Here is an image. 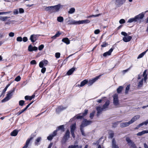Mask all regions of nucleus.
I'll use <instances>...</instances> for the list:
<instances>
[{"label":"nucleus","mask_w":148,"mask_h":148,"mask_svg":"<svg viewBox=\"0 0 148 148\" xmlns=\"http://www.w3.org/2000/svg\"><path fill=\"white\" fill-rule=\"evenodd\" d=\"M33 47L32 46V45H30L28 47V50L30 51H33Z\"/></svg>","instance_id":"obj_48"},{"label":"nucleus","mask_w":148,"mask_h":148,"mask_svg":"<svg viewBox=\"0 0 148 148\" xmlns=\"http://www.w3.org/2000/svg\"><path fill=\"white\" fill-rule=\"evenodd\" d=\"M21 79L20 77L19 76H18L15 78V80L17 82H18Z\"/></svg>","instance_id":"obj_50"},{"label":"nucleus","mask_w":148,"mask_h":148,"mask_svg":"<svg viewBox=\"0 0 148 148\" xmlns=\"http://www.w3.org/2000/svg\"><path fill=\"white\" fill-rule=\"evenodd\" d=\"M110 104V101L107 100L106 101L105 103L103 106V109L104 110H105L106 108H108V106Z\"/></svg>","instance_id":"obj_22"},{"label":"nucleus","mask_w":148,"mask_h":148,"mask_svg":"<svg viewBox=\"0 0 148 148\" xmlns=\"http://www.w3.org/2000/svg\"><path fill=\"white\" fill-rule=\"evenodd\" d=\"M126 140L127 142L128 145L130 146V147H132L135 145L134 142L131 140L129 137L126 138Z\"/></svg>","instance_id":"obj_9"},{"label":"nucleus","mask_w":148,"mask_h":148,"mask_svg":"<svg viewBox=\"0 0 148 148\" xmlns=\"http://www.w3.org/2000/svg\"><path fill=\"white\" fill-rule=\"evenodd\" d=\"M140 115H137L134 116L133 117L132 119L129 121V122L130 124L132 123L134 121H136L137 119H139L140 118Z\"/></svg>","instance_id":"obj_12"},{"label":"nucleus","mask_w":148,"mask_h":148,"mask_svg":"<svg viewBox=\"0 0 148 148\" xmlns=\"http://www.w3.org/2000/svg\"><path fill=\"white\" fill-rule=\"evenodd\" d=\"M96 110L97 111V116H98L101 112L103 111L104 110V109H103V108H101L100 106H98L96 108Z\"/></svg>","instance_id":"obj_15"},{"label":"nucleus","mask_w":148,"mask_h":148,"mask_svg":"<svg viewBox=\"0 0 148 148\" xmlns=\"http://www.w3.org/2000/svg\"><path fill=\"white\" fill-rule=\"evenodd\" d=\"M30 64L32 65L36 64V60H33L31 61L30 62Z\"/></svg>","instance_id":"obj_57"},{"label":"nucleus","mask_w":148,"mask_h":148,"mask_svg":"<svg viewBox=\"0 0 148 148\" xmlns=\"http://www.w3.org/2000/svg\"><path fill=\"white\" fill-rule=\"evenodd\" d=\"M95 113V111H93L92 112L90 113V117L91 119H92V118L94 116Z\"/></svg>","instance_id":"obj_41"},{"label":"nucleus","mask_w":148,"mask_h":148,"mask_svg":"<svg viewBox=\"0 0 148 148\" xmlns=\"http://www.w3.org/2000/svg\"><path fill=\"white\" fill-rule=\"evenodd\" d=\"M18 132L16 130H14L11 133V135L13 136H16L18 134Z\"/></svg>","instance_id":"obj_27"},{"label":"nucleus","mask_w":148,"mask_h":148,"mask_svg":"<svg viewBox=\"0 0 148 148\" xmlns=\"http://www.w3.org/2000/svg\"><path fill=\"white\" fill-rule=\"evenodd\" d=\"M90 21L88 19H86L85 20L77 21V24H87L89 23L90 22Z\"/></svg>","instance_id":"obj_14"},{"label":"nucleus","mask_w":148,"mask_h":148,"mask_svg":"<svg viewBox=\"0 0 148 148\" xmlns=\"http://www.w3.org/2000/svg\"><path fill=\"white\" fill-rule=\"evenodd\" d=\"M42 61L43 62H42L44 64V66H46L48 63V61L46 60H42Z\"/></svg>","instance_id":"obj_59"},{"label":"nucleus","mask_w":148,"mask_h":148,"mask_svg":"<svg viewBox=\"0 0 148 148\" xmlns=\"http://www.w3.org/2000/svg\"><path fill=\"white\" fill-rule=\"evenodd\" d=\"M119 22L120 24H123L125 23V21L124 19H122L119 21Z\"/></svg>","instance_id":"obj_60"},{"label":"nucleus","mask_w":148,"mask_h":148,"mask_svg":"<svg viewBox=\"0 0 148 148\" xmlns=\"http://www.w3.org/2000/svg\"><path fill=\"white\" fill-rule=\"evenodd\" d=\"M19 12L20 13H23L24 12V10L22 8H20L19 9Z\"/></svg>","instance_id":"obj_63"},{"label":"nucleus","mask_w":148,"mask_h":148,"mask_svg":"<svg viewBox=\"0 0 148 148\" xmlns=\"http://www.w3.org/2000/svg\"><path fill=\"white\" fill-rule=\"evenodd\" d=\"M76 123H74L71 126V132H74L76 128Z\"/></svg>","instance_id":"obj_25"},{"label":"nucleus","mask_w":148,"mask_h":148,"mask_svg":"<svg viewBox=\"0 0 148 148\" xmlns=\"http://www.w3.org/2000/svg\"><path fill=\"white\" fill-rule=\"evenodd\" d=\"M144 16V13L142 12L135 16L137 21L139 19H142Z\"/></svg>","instance_id":"obj_18"},{"label":"nucleus","mask_w":148,"mask_h":148,"mask_svg":"<svg viewBox=\"0 0 148 148\" xmlns=\"http://www.w3.org/2000/svg\"><path fill=\"white\" fill-rule=\"evenodd\" d=\"M88 82V81L87 79H85L81 83L80 85L78 84L77 86L78 87H82L84 86L85 84H86Z\"/></svg>","instance_id":"obj_21"},{"label":"nucleus","mask_w":148,"mask_h":148,"mask_svg":"<svg viewBox=\"0 0 148 148\" xmlns=\"http://www.w3.org/2000/svg\"><path fill=\"white\" fill-rule=\"evenodd\" d=\"M24 101L23 100H20L19 102V105L21 106H23L24 105Z\"/></svg>","instance_id":"obj_43"},{"label":"nucleus","mask_w":148,"mask_h":148,"mask_svg":"<svg viewBox=\"0 0 148 148\" xmlns=\"http://www.w3.org/2000/svg\"><path fill=\"white\" fill-rule=\"evenodd\" d=\"M70 132L69 130H67L66 132V133L64 135V136H67L68 137H70Z\"/></svg>","instance_id":"obj_44"},{"label":"nucleus","mask_w":148,"mask_h":148,"mask_svg":"<svg viewBox=\"0 0 148 148\" xmlns=\"http://www.w3.org/2000/svg\"><path fill=\"white\" fill-rule=\"evenodd\" d=\"M14 34L13 32H11L9 34V36L10 37H13L14 36Z\"/></svg>","instance_id":"obj_61"},{"label":"nucleus","mask_w":148,"mask_h":148,"mask_svg":"<svg viewBox=\"0 0 148 148\" xmlns=\"http://www.w3.org/2000/svg\"><path fill=\"white\" fill-rule=\"evenodd\" d=\"M44 45H41L38 47V49L39 50H42L44 48Z\"/></svg>","instance_id":"obj_54"},{"label":"nucleus","mask_w":148,"mask_h":148,"mask_svg":"<svg viewBox=\"0 0 148 148\" xmlns=\"http://www.w3.org/2000/svg\"><path fill=\"white\" fill-rule=\"evenodd\" d=\"M33 102V101H32L31 103L29 104L24 109L25 111H26L27 108L30 106Z\"/></svg>","instance_id":"obj_56"},{"label":"nucleus","mask_w":148,"mask_h":148,"mask_svg":"<svg viewBox=\"0 0 148 148\" xmlns=\"http://www.w3.org/2000/svg\"><path fill=\"white\" fill-rule=\"evenodd\" d=\"M130 85H128L125 88V94H127L128 93V91L130 89Z\"/></svg>","instance_id":"obj_35"},{"label":"nucleus","mask_w":148,"mask_h":148,"mask_svg":"<svg viewBox=\"0 0 148 148\" xmlns=\"http://www.w3.org/2000/svg\"><path fill=\"white\" fill-rule=\"evenodd\" d=\"M80 146H79L78 145H71L69 146L68 148H76L77 147L78 148Z\"/></svg>","instance_id":"obj_40"},{"label":"nucleus","mask_w":148,"mask_h":148,"mask_svg":"<svg viewBox=\"0 0 148 148\" xmlns=\"http://www.w3.org/2000/svg\"><path fill=\"white\" fill-rule=\"evenodd\" d=\"M60 53H56L55 54V56L57 58H59L60 57Z\"/></svg>","instance_id":"obj_51"},{"label":"nucleus","mask_w":148,"mask_h":148,"mask_svg":"<svg viewBox=\"0 0 148 148\" xmlns=\"http://www.w3.org/2000/svg\"><path fill=\"white\" fill-rule=\"evenodd\" d=\"M123 88V87L120 86L117 89V91L118 93H119L121 92Z\"/></svg>","instance_id":"obj_31"},{"label":"nucleus","mask_w":148,"mask_h":148,"mask_svg":"<svg viewBox=\"0 0 148 148\" xmlns=\"http://www.w3.org/2000/svg\"><path fill=\"white\" fill-rule=\"evenodd\" d=\"M107 43L106 42H103L102 45H101V47H106L108 45Z\"/></svg>","instance_id":"obj_55"},{"label":"nucleus","mask_w":148,"mask_h":148,"mask_svg":"<svg viewBox=\"0 0 148 148\" xmlns=\"http://www.w3.org/2000/svg\"><path fill=\"white\" fill-rule=\"evenodd\" d=\"M42 69H41V72L43 73H44L45 71H46V69L45 67H43V68H42Z\"/></svg>","instance_id":"obj_58"},{"label":"nucleus","mask_w":148,"mask_h":148,"mask_svg":"<svg viewBox=\"0 0 148 148\" xmlns=\"http://www.w3.org/2000/svg\"><path fill=\"white\" fill-rule=\"evenodd\" d=\"M137 21L135 16L134 18H130V19H129V20L127 22L129 23H131L134 21L136 22Z\"/></svg>","instance_id":"obj_26"},{"label":"nucleus","mask_w":148,"mask_h":148,"mask_svg":"<svg viewBox=\"0 0 148 148\" xmlns=\"http://www.w3.org/2000/svg\"><path fill=\"white\" fill-rule=\"evenodd\" d=\"M51 13L58 12L60 8L63 7L62 5L59 4L57 5L52 6Z\"/></svg>","instance_id":"obj_4"},{"label":"nucleus","mask_w":148,"mask_h":148,"mask_svg":"<svg viewBox=\"0 0 148 148\" xmlns=\"http://www.w3.org/2000/svg\"><path fill=\"white\" fill-rule=\"evenodd\" d=\"M147 70H145L144 71L143 76V78L139 82L138 85V88H140L142 86L143 82V80H144L145 82H146V81L147 79Z\"/></svg>","instance_id":"obj_1"},{"label":"nucleus","mask_w":148,"mask_h":148,"mask_svg":"<svg viewBox=\"0 0 148 148\" xmlns=\"http://www.w3.org/2000/svg\"><path fill=\"white\" fill-rule=\"evenodd\" d=\"M52 7V6L47 7L45 8V10L46 11L49 10L51 13Z\"/></svg>","instance_id":"obj_36"},{"label":"nucleus","mask_w":148,"mask_h":148,"mask_svg":"<svg viewBox=\"0 0 148 148\" xmlns=\"http://www.w3.org/2000/svg\"><path fill=\"white\" fill-rule=\"evenodd\" d=\"M42 62H43L41 61L39 63V66L40 68H43L44 66V64Z\"/></svg>","instance_id":"obj_52"},{"label":"nucleus","mask_w":148,"mask_h":148,"mask_svg":"<svg viewBox=\"0 0 148 148\" xmlns=\"http://www.w3.org/2000/svg\"><path fill=\"white\" fill-rule=\"evenodd\" d=\"M10 85V84H8L6 86V87L4 89V90H3V93H4L5 92V91L7 90V89L8 88V87Z\"/></svg>","instance_id":"obj_46"},{"label":"nucleus","mask_w":148,"mask_h":148,"mask_svg":"<svg viewBox=\"0 0 148 148\" xmlns=\"http://www.w3.org/2000/svg\"><path fill=\"white\" fill-rule=\"evenodd\" d=\"M100 76H98L91 80H90L88 82V84H89V85H92L94 83L99 79Z\"/></svg>","instance_id":"obj_13"},{"label":"nucleus","mask_w":148,"mask_h":148,"mask_svg":"<svg viewBox=\"0 0 148 148\" xmlns=\"http://www.w3.org/2000/svg\"><path fill=\"white\" fill-rule=\"evenodd\" d=\"M66 20H67V22L68 24L71 25L77 24V21H75L70 19V18H69V19L67 18Z\"/></svg>","instance_id":"obj_11"},{"label":"nucleus","mask_w":148,"mask_h":148,"mask_svg":"<svg viewBox=\"0 0 148 148\" xmlns=\"http://www.w3.org/2000/svg\"><path fill=\"white\" fill-rule=\"evenodd\" d=\"M57 20L59 22H62L63 21L64 18H63L62 16H59L58 17Z\"/></svg>","instance_id":"obj_32"},{"label":"nucleus","mask_w":148,"mask_h":148,"mask_svg":"<svg viewBox=\"0 0 148 148\" xmlns=\"http://www.w3.org/2000/svg\"><path fill=\"white\" fill-rule=\"evenodd\" d=\"M69 138V137H68L67 136H66L64 135L63 138V140H64V143H65L66 142V141L68 140Z\"/></svg>","instance_id":"obj_42"},{"label":"nucleus","mask_w":148,"mask_h":148,"mask_svg":"<svg viewBox=\"0 0 148 148\" xmlns=\"http://www.w3.org/2000/svg\"><path fill=\"white\" fill-rule=\"evenodd\" d=\"M126 0H116L115 2V5L117 7H120L122 5Z\"/></svg>","instance_id":"obj_7"},{"label":"nucleus","mask_w":148,"mask_h":148,"mask_svg":"<svg viewBox=\"0 0 148 148\" xmlns=\"http://www.w3.org/2000/svg\"><path fill=\"white\" fill-rule=\"evenodd\" d=\"M9 18V17L8 16H0V20L3 21H5L7 19Z\"/></svg>","instance_id":"obj_29"},{"label":"nucleus","mask_w":148,"mask_h":148,"mask_svg":"<svg viewBox=\"0 0 148 148\" xmlns=\"http://www.w3.org/2000/svg\"><path fill=\"white\" fill-rule=\"evenodd\" d=\"M13 13L15 14H17L18 13V9H16L14 11Z\"/></svg>","instance_id":"obj_64"},{"label":"nucleus","mask_w":148,"mask_h":148,"mask_svg":"<svg viewBox=\"0 0 148 148\" xmlns=\"http://www.w3.org/2000/svg\"><path fill=\"white\" fill-rule=\"evenodd\" d=\"M88 112V110L86 109H85L84 110V112L83 113L82 115L84 116H86Z\"/></svg>","instance_id":"obj_53"},{"label":"nucleus","mask_w":148,"mask_h":148,"mask_svg":"<svg viewBox=\"0 0 148 148\" xmlns=\"http://www.w3.org/2000/svg\"><path fill=\"white\" fill-rule=\"evenodd\" d=\"M41 140V138L40 137H38L36 140V141L35 142V143L36 145H38L39 144V142Z\"/></svg>","instance_id":"obj_33"},{"label":"nucleus","mask_w":148,"mask_h":148,"mask_svg":"<svg viewBox=\"0 0 148 148\" xmlns=\"http://www.w3.org/2000/svg\"><path fill=\"white\" fill-rule=\"evenodd\" d=\"M114 136V133L112 131H111L109 133V138H112Z\"/></svg>","instance_id":"obj_37"},{"label":"nucleus","mask_w":148,"mask_h":148,"mask_svg":"<svg viewBox=\"0 0 148 148\" xmlns=\"http://www.w3.org/2000/svg\"><path fill=\"white\" fill-rule=\"evenodd\" d=\"M130 124L129 121L127 122H123L120 123V127H124L129 126Z\"/></svg>","instance_id":"obj_20"},{"label":"nucleus","mask_w":148,"mask_h":148,"mask_svg":"<svg viewBox=\"0 0 148 148\" xmlns=\"http://www.w3.org/2000/svg\"><path fill=\"white\" fill-rule=\"evenodd\" d=\"M92 122V121H88L86 119H84L80 127L84 128L88 125H90Z\"/></svg>","instance_id":"obj_5"},{"label":"nucleus","mask_w":148,"mask_h":148,"mask_svg":"<svg viewBox=\"0 0 148 148\" xmlns=\"http://www.w3.org/2000/svg\"><path fill=\"white\" fill-rule=\"evenodd\" d=\"M64 127L63 125H60L58 127L57 130H61L62 131H64Z\"/></svg>","instance_id":"obj_39"},{"label":"nucleus","mask_w":148,"mask_h":148,"mask_svg":"<svg viewBox=\"0 0 148 148\" xmlns=\"http://www.w3.org/2000/svg\"><path fill=\"white\" fill-rule=\"evenodd\" d=\"M80 130L81 132L82 135L83 136H86V135L85 134V133L84 132V130H83V127H80Z\"/></svg>","instance_id":"obj_38"},{"label":"nucleus","mask_w":148,"mask_h":148,"mask_svg":"<svg viewBox=\"0 0 148 148\" xmlns=\"http://www.w3.org/2000/svg\"><path fill=\"white\" fill-rule=\"evenodd\" d=\"M66 107H63L62 106H59L56 109V111L57 113H59L60 112L65 109Z\"/></svg>","instance_id":"obj_16"},{"label":"nucleus","mask_w":148,"mask_h":148,"mask_svg":"<svg viewBox=\"0 0 148 148\" xmlns=\"http://www.w3.org/2000/svg\"><path fill=\"white\" fill-rule=\"evenodd\" d=\"M147 51V50L139 54L137 58V59H139L142 58L145 54Z\"/></svg>","instance_id":"obj_28"},{"label":"nucleus","mask_w":148,"mask_h":148,"mask_svg":"<svg viewBox=\"0 0 148 148\" xmlns=\"http://www.w3.org/2000/svg\"><path fill=\"white\" fill-rule=\"evenodd\" d=\"M62 41L67 45H68L70 43V41L67 38H63L62 40Z\"/></svg>","instance_id":"obj_23"},{"label":"nucleus","mask_w":148,"mask_h":148,"mask_svg":"<svg viewBox=\"0 0 148 148\" xmlns=\"http://www.w3.org/2000/svg\"><path fill=\"white\" fill-rule=\"evenodd\" d=\"M33 137H31L28 138L27 140L25 145L22 148H27L28 147L30 141L33 139Z\"/></svg>","instance_id":"obj_17"},{"label":"nucleus","mask_w":148,"mask_h":148,"mask_svg":"<svg viewBox=\"0 0 148 148\" xmlns=\"http://www.w3.org/2000/svg\"><path fill=\"white\" fill-rule=\"evenodd\" d=\"M121 34L124 37L123 38V40L125 42H127L130 41L132 38L131 36H127V34L125 32H121Z\"/></svg>","instance_id":"obj_3"},{"label":"nucleus","mask_w":148,"mask_h":148,"mask_svg":"<svg viewBox=\"0 0 148 148\" xmlns=\"http://www.w3.org/2000/svg\"><path fill=\"white\" fill-rule=\"evenodd\" d=\"M25 111L23 109V110H21V111H19L18 112H17L16 113V114L18 116L19 115H20V114H22V113H23Z\"/></svg>","instance_id":"obj_49"},{"label":"nucleus","mask_w":148,"mask_h":148,"mask_svg":"<svg viewBox=\"0 0 148 148\" xmlns=\"http://www.w3.org/2000/svg\"><path fill=\"white\" fill-rule=\"evenodd\" d=\"M113 49L111 48L108 51L104 53L103 54V56L106 57L107 56H109L111 55L112 52L113 51Z\"/></svg>","instance_id":"obj_19"},{"label":"nucleus","mask_w":148,"mask_h":148,"mask_svg":"<svg viewBox=\"0 0 148 148\" xmlns=\"http://www.w3.org/2000/svg\"><path fill=\"white\" fill-rule=\"evenodd\" d=\"M38 38L37 35L33 34L31 36L29 39L32 42H34L37 40Z\"/></svg>","instance_id":"obj_10"},{"label":"nucleus","mask_w":148,"mask_h":148,"mask_svg":"<svg viewBox=\"0 0 148 148\" xmlns=\"http://www.w3.org/2000/svg\"><path fill=\"white\" fill-rule=\"evenodd\" d=\"M75 70V69L73 68L69 70L67 72L66 74L68 75H71Z\"/></svg>","instance_id":"obj_24"},{"label":"nucleus","mask_w":148,"mask_h":148,"mask_svg":"<svg viewBox=\"0 0 148 148\" xmlns=\"http://www.w3.org/2000/svg\"><path fill=\"white\" fill-rule=\"evenodd\" d=\"M146 133V130H143L142 132L138 133L137 134V135L138 136H141Z\"/></svg>","instance_id":"obj_30"},{"label":"nucleus","mask_w":148,"mask_h":148,"mask_svg":"<svg viewBox=\"0 0 148 148\" xmlns=\"http://www.w3.org/2000/svg\"><path fill=\"white\" fill-rule=\"evenodd\" d=\"M75 9L74 8H71L69 10L68 12V13L70 14H72L75 12Z\"/></svg>","instance_id":"obj_34"},{"label":"nucleus","mask_w":148,"mask_h":148,"mask_svg":"<svg viewBox=\"0 0 148 148\" xmlns=\"http://www.w3.org/2000/svg\"><path fill=\"white\" fill-rule=\"evenodd\" d=\"M53 137L54 136H53L51 134L49 136H48L47 139L48 140H51L52 139Z\"/></svg>","instance_id":"obj_45"},{"label":"nucleus","mask_w":148,"mask_h":148,"mask_svg":"<svg viewBox=\"0 0 148 148\" xmlns=\"http://www.w3.org/2000/svg\"><path fill=\"white\" fill-rule=\"evenodd\" d=\"M114 104L116 106H117L119 104V101L118 99V95L115 94L113 96Z\"/></svg>","instance_id":"obj_6"},{"label":"nucleus","mask_w":148,"mask_h":148,"mask_svg":"<svg viewBox=\"0 0 148 148\" xmlns=\"http://www.w3.org/2000/svg\"><path fill=\"white\" fill-rule=\"evenodd\" d=\"M100 32V31L99 29H96V30H95L94 31V33L95 34H99V33Z\"/></svg>","instance_id":"obj_62"},{"label":"nucleus","mask_w":148,"mask_h":148,"mask_svg":"<svg viewBox=\"0 0 148 148\" xmlns=\"http://www.w3.org/2000/svg\"><path fill=\"white\" fill-rule=\"evenodd\" d=\"M112 148H119L118 144L116 143L114 138H113L112 141Z\"/></svg>","instance_id":"obj_8"},{"label":"nucleus","mask_w":148,"mask_h":148,"mask_svg":"<svg viewBox=\"0 0 148 148\" xmlns=\"http://www.w3.org/2000/svg\"><path fill=\"white\" fill-rule=\"evenodd\" d=\"M15 90V88H13L12 90L9 91L7 95L2 100V102H5L9 100L13 95V93Z\"/></svg>","instance_id":"obj_2"},{"label":"nucleus","mask_w":148,"mask_h":148,"mask_svg":"<svg viewBox=\"0 0 148 148\" xmlns=\"http://www.w3.org/2000/svg\"><path fill=\"white\" fill-rule=\"evenodd\" d=\"M22 38L21 36L17 38L16 40L18 42H21L22 41Z\"/></svg>","instance_id":"obj_47"}]
</instances>
